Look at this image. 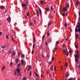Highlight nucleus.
Instances as JSON below:
<instances>
[{"label":"nucleus","mask_w":80,"mask_h":80,"mask_svg":"<svg viewBox=\"0 0 80 80\" xmlns=\"http://www.w3.org/2000/svg\"><path fill=\"white\" fill-rule=\"evenodd\" d=\"M75 62L76 63H78V59L80 58L79 55H78V54H76L75 55Z\"/></svg>","instance_id":"f257e3e1"},{"label":"nucleus","mask_w":80,"mask_h":80,"mask_svg":"<svg viewBox=\"0 0 80 80\" xmlns=\"http://www.w3.org/2000/svg\"><path fill=\"white\" fill-rule=\"evenodd\" d=\"M16 71L17 72L18 74H19V73H20V68H17L16 70Z\"/></svg>","instance_id":"f03ea898"},{"label":"nucleus","mask_w":80,"mask_h":80,"mask_svg":"<svg viewBox=\"0 0 80 80\" xmlns=\"http://www.w3.org/2000/svg\"><path fill=\"white\" fill-rule=\"evenodd\" d=\"M67 11V9L66 7H65L64 8H63L62 9V12H65Z\"/></svg>","instance_id":"7ed1b4c3"},{"label":"nucleus","mask_w":80,"mask_h":80,"mask_svg":"<svg viewBox=\"0 0 80 80\" xmlns=\"http://www.w3.org/2000/svg\"><path fill=\"white\" fill-rule=\"evenodd\" d=\"M7 20L9 23H10V22H11V18H7Z\"/></svg>","instance_id":"20e7f679"},{"label":"nucleus","mask_w":80,"mask_h":80,"mask_svg":"<svg viewBox=\"0 0 80 80\" xmlns=\"http://www.w3.org/2000/svg\"><path fill=\"white\" fill-rule=\"evenodd\" d=\"M0 8L2 10H3L5 8V7L3 6H0Z\"/></svg>","instance_id":"39448f33"},{"label":"nucleus","mask_w":80,"mask_h":80,"mask_svg":"<svg viewBox=\"0 0 80 80\" xmlns=\"http://www.w3.org/2000/svg\"><path fill=\"white\" fill-rule=\"evenodd\" d=\"M29 67V68H28V71H30V70L31 69V68H32V67L31 66H27V67Z\"/></svg>","instance_id":"423d86ee"},{"label":"nucleus","mask_w":80,"mask_h":80,"mask_svg":"<svg viewBox=\"0 0 80 80\" xmlns=\"http://www.w3.org/2000/svg\"><path fill=\"white\" fill-rule=\"evenodd\" d=\"M15 54V52H12L11 55L12 56H14Z\"/></svg>","instance_id":"0eeeda50"},{"label":"nucleus","mask_w":80,"mask_h":80,"mask_svg":"<svg viewBox=\"0 0 80 80\" xmlns=\"http://www.w3.org/2000/svg\"><path fill=\"white\" fill-rule=\"evenodd\" d=\"M43 2H44V1H43V0H41L40 1V3L41 5H43Z\"/></svg>","instance_id":"6e6552de"},{"label":"nucleus","mask_w":80,"mask_h":80,"mask_svg":"<svg viewBox=\"0 0 80 80\" xmlns=\"http://www.w3.org/2000/svg\"><path fill=\"white\" fill-rule=\"evenodd\" d=\"M24 63H25V62H23V59H22L21 60V63L22 65H23V64H24Z\"/></svg>","instance_id":"1a4fd4ad"},{"label":"nucleus","mask_w":80,"mask_h":80,"mask_svg":"<svg viewBox=\"0 0 80 80\" xmlns=\"http://www.w3.org/2000/svg\"><path fill=\"white\" fill-rule=\"evenodd\" d=\"M66 7L67 8H69V7H70V5H69V4H68V3L66 4Z\"/></svg>","instance_id":"9d476101"},{"label":"nucleus","mask_w":80,"mask_h":80,"mask_svg":"<svg viewBox=\"0 0 80 80\" xmlns=\"http://www.w3.org/2000/svg\"><path fill=\"white\" fill-rule=\"evenodd\" d=\"M22 7H26V6L27 5V4H22Z\"/></svg>","instance_id":"9b49d317"},{"label":"nucleus","mask_w":80,"mask_h":80,"mask_svg":"<svg viewBox=\"0 0 80 80\" xmlns=\"http://www.w3.org/2000/svg\"><path fill=\"white\" fill-rule=\"evenodd\" d=\"M52 21H51V22H49V23L48 24V27H49V26H50V25L51 24H52Z\"/></svg>","instance_id":"f8f14e48"},{"label":"nucleus","mask_w":80,"mask_h":80,"mask_svg":"<svg viewBox=\"0 0 80 80\" xmlns=\"http://www.w3.org/2000/svg\"><path fill=\"white\" fill-rule=\"evenodd\" d=\"M75 37H76V39H78V34H76V35H75Z\"/></svg>","instance_id":"ddd939ff"},{"label":"nucleus","mask_w":80,"mask_h":80,"mask_svg":"<svg viewBox=\"0 0 80 80\" xmlns=\"http://www.w3.org/2000/svg\"><path fill=\"white\" fill-rule=\"evenodd\" d=\"M36 11L37 12V16H38V17H39V12H38V11L37 10H36Z\"/></svg>","instance_id":"4468645a"},{"label":"nucleus","mask_w":80,"mask_h":80,"mask_svg":"<svg viewBox=\"0 0 80 80\" xmlns=\"http://www.w3.org/2000/svg\"><path fill=\"white\" fill-rule=\"evenodd\" d=\"M69 76V74H68V73H67L65 74V77H66V78H67V77H68Z\"/></svg>","instance_id":"2eb2a0df"},{"label":"nucleus","mask_w":80,"mask_h":80,"mask_svg":"<svg viewBox=\"0 0 80 80\" xmlns=\"http://www.w3.org/2000/svg\"><path fill=\"white\" fill-rule=\"evenodd\" d=\"M53 65H52L50 69L52 71H53Z\"/></svg>","instance_id":"dca6fc26"},{"label":"nucleus","mask_w":80,"mask_h":80,"mask_svg":"<svg viewBox=\"0 0 80 80\" xmlns=\"http://www.w3.org/2000/svg\"><path fill=\"white\" fill-rule=\"evenodd\" d=\"M21 65V63H19L17 66V67H18V68H19V67H20V66Z\"/></svg>","instance_id":"f3484780"},{"label":"nucleus","mask_w":80,"mask_h":80,"mask_svg":"<svg viewBox=\"0 0 80 80\" xmlns=\"http://www.w3.org/2000/svg\"><path fill=\"white\" fill-rule=\"evenodd\" d=\"M18 62H19V60L18 59H17L16 60V63L17 64V63H18Z\"/></svg>","instance_id":"a211bd4d"},{"label":"nucleus","mask_w":80,"mask_h":80,"mask_svg":"<svg viewBox=\"0 0 80 80\" xmlns=\"http://www.w3.org/2000/svg\"><path fill=\"white\" fill-rule=\"evenodd\" d=\"M45 10H46L47 11H48V12L49 11V8H45Z\"/></svg>","instance_id":"6ab92c4d"},{"label":"nucleus","mask_w":80,"mask_h":80,"mask_svg":"<svg viewBox=\"0 0 80 80\" xmlns=\"http://www.w3.org/2000/svg\"><path fill=\"white\" fill-rule=\"evenodd\" d=\"M39 10L40 12V15H42V11L40 9H39Z\"/></svg>","instance_id":"aec40b11"},{"label":"nucleus","mask_w":80,"mask_h":80,"mask_svg":"<svg viewBox=\"0 0 80 80\" xmlns=\"http://www.w3.org/2000/svg\"><path fill=\"white\" fill-rule=\"evenodd\" d=\"M1 48H5V46H1Z\"/></svg>","instance_id":"412c9836"},{"label":"nucleus","mask_w":80,"mask_h":80,"mask_svg":"<svg viewBox=\"0 0 80 80\" xmlns=\"http://www.w3.org/2000/svg\"><path fill=\"white\" fill-rule=\"evenodd\" d=\"M11 52H12V51H11V50H9L8 52V54H10V53H11Z\"/></svg>","instance_id":"4be33fe9"},{"label":"nucleus","mask_w":80,"mask_h":80,"mask_svg":"<svg viewBox=\"0 0 80 80\" xmlns=\"http://www.w3.org/2000/svg\"><path fill=\"white\" fill-rule=\"evenodd\" d=\"M78 3H79V1H78L76 2V5L77 6H78Z\"/></svg>","instance_id":"5701e85b"},{"label":"nucleus","mask_w":80,"mask_h":80,"mask_svg":"<svg viewBox=\"0 0 80 80\" xmlns=\"http://www.w3.org/2000/svg\"><path fill=\"white\" fill-rule=\"evenodd\" d=\"M50 36V33H49V31H48L47 36L49 37Z\"/></svg>","instance_id":"b1692460"},{"label":"nucleus","mask_w":80,"mask_h":80,"mask_svg":"<svg viewBox=\"0 0 80 80\" xmlns=\"http://www.w3.org/2000/svg\"><path fill=\"white\" fill-rule=\"evenodd\" d=\"M14 75H15V77H17V72L15 71H14Z\"/></svg>","instance_id":"393cba45"},{"label":"nucleus","mask_w":80,"mask_h":80,"mask_svg":"<svg viewBox=\"0 0 80 80\" xmlns=\"http://www.w3.org/2000/svg\"><path fill=\"white\" fill-rule=\"evenodd\" d=\"M58 44H60V42H59L57 41L56 43V45H58Z\"/></svg>","instance_id":"a878e982"},{"label":"nucleus","mask_w":80,"mask_h":80,"mask_svg":"<svg viewBox=\"0 0 80 80\" xmlns=\"http://www.w3.org/2000/svg\"><path fill=\"white\" fill-rule=\"evenodd\" d=\"M8 36H9V34H8V35L6 36V38H7V39H8Z\"/></svg>","instance_id":"bb28decb"},{"label":"nucleus","mask_w":80,"mask_h":80,"mask_svg":"<svg viewBox=\"0 0 80 80\" xmlns=\"http://www.w3.org/2000/svg\"><path fill=\"white\" fill-rule=\"evenodd\" d=\"M65 67H68V63L67 62H66V63H65Z\"/></svg>","instance_id":"cd10ccee"},{"label":"nucleus","mask_w":80,"mask_h":80,"mask_svg":"<svg viewBox=\"0 0 80 80\" xmlns=\"http://www.w3.org/2000/svg\"><path fill=\"white\" fill-rule=\"evenodd\" d=\"M34 74L37 77H38V74H37V73H36V72H34Z\"/></svg>","instance_id":"c85d7f7f"},{"label":"nucleus","mask_w":80,"mask_h":80,"mask_svg":"<svg viewBox=\"0 0 80 80\" xmlns=\"http://www.w3.org/2000/svg\"><path fill=\"white\" fill-rule=\"evenodd\" d=\"M33 25V23L32 22H31L29 24L30 26H31V25Z\"/></svg>","instance_id":"c756f323"},{"label":"nucleus","mask_w":80,"mask_h":80,"mask_svg":"<svg viewBox=\"0 0 80 80\" xmlns=\"http://www.w3.org/2000/svg\"><path fill=\"white\" fill-rule=\"evenodd\" d=\"M45 45L46 46H47L48 45V43H47V41L45 42Z\"/></svg>","instance_id":"7c9ffc66"},{"label":"nucleus","mask_w":80,"mask_h":80,"mask_svg":"<svg viewBox=\"0 0 80 80\" xmlns=\"http://www.w3.org/2000/svg\"><path fill=\"white\" fill-rule=\"evenodd\" d=\"M27 16H30V14L29 13V12H28L27 13Z\"/></svg>","instance_id":"2f4dec72"},{"label":"nucleus","mask_w":80,"mask_h":80,"mask_svg":"<svg viewBox=\"0 0 80 80\" xmlns=\"http://www.w3.org/2000/svg\"><path fill=\"white\" fill-rule=\"evenodd\" d=\"M49 77L50 78H52V74H50L49 75Z\"/></svg>","instance_id":"473e14b6"},{"label":"nucleus","mask_w":80,"mask_h":80,"mask_svg":"<svg viewBox=\"0 0 80 80\" xmlns=\"http://www.w3.org/2000/svg\"><path fill=\"white\" fill-rule=\"evenodd\" d=\"M22 80H26V77H24L22 79Z\"/></svg>","instance_id":"72a5a7b5"},{"label":"nucleus","mask_w":80,"mask_h":80,"mask_svg":"<svg viewBox=\"0 0 80 80\" xmlns=\"http://www.w3.org/2000/svg\"><path fill=\"white\" fill-rule=\"evenodd\" d=\"M18 74H19V75H18V76L19 77V76H20V77H21L22 76V74L21 73H19Z\"/></svg>","instance_id":"f704fd0d"},{"label":"nucleus","mask_w":80,"mask_h":80,"mask_svg":"<svg viewBox=\"0 0 80 80\" xmlns=\"http://www.w3.org/2000/svg\"><path fill=\"white\" fill-rule=\"evenodd\" d=\"M67 23H65V27H67Z\"/></svg>","instance_id":"c9c22d12"},{"label":"nucleus","mask_w":80,"mask_h":80,"mask_svg":"<svg viewBox=\"0 0 80 80\" xmlns=\"http://www.w3.org/2000/svg\"><path fill=\"white\" fill-rule=\"evenodd\" d=\"M13 64V62H11L10 63V66L11 67H12V64Z\"/></svg>","instance_id":"e433bc0d"},{"label":"nucleus","mask_w":80,"mask_h":80,"mask_svg":"<svg viewBox=\"0 0 80 80\" xmlns=\"http://www.w3.org/2000/svg\"><path fill=\"white\" fill-rule=\"evenodd\" d=\"M33 40L34 42L35 43V37H33Z\"/></svg>","instance_id":"4c0bfd02"},{"label":"nucleus","mask_w":80,"mask_h":80,"mask_svg":"<svg viewBox=\"0 0 80 80\" xmlns=\"http://www.w3.org/2000/svg\"><path fill=\"white\" fill-rule=\"evenodd\" d=\"M5 66H3V67L2 68V71H3L4 70V69H5Z\"/></svg>","instance_id":"58836bf2"},{"label":"nucleus","mask_w":80,"mask_h":80,"mask_svg":"<svg viewBox=\"0 0 80 80\" xmlns=\"http://www.w3.org/2000/svg\"><path fill=\"white\" fill-rule=\"evenodd\" d=\"M52 61H53V60H54V57L52 56Z\"/></svg>","instance_id":"ea45409f"},{"label":"nucleus","mask_w":80,"mask_h":80,"mask_svg":"<svg viewBox=\"0 0 80 80\" xmlns=\"http://www.w3.org/2000/svg\"><path fill=\"white\" fill-rule=\"evenodd\" d=\"M55 51H57V47H55Z\"/></svg>","instance_id":"a19ab883"},{"label":"nucleus","mask_w":80,"mask_h":80,"mask_svg":"<svg viewBox=\"0 0 80 80\" xmlns=\"http://www.w3.org/2000/svg\"><path fill=\"white\" fill-rule=\"evenodd\" d=\"M49 40L50 41V42H52V38H49Z\"/></svg>","instance_id":"79ce46f5"},{"label":"nucleus","mask_w":80,"mask_h":80,"mask_svg":"<svg viewBox=\"0 0 80 80\" xmlns=\"http://www.w3.org/2000/svg\"><path fill=\"white\" fill-rule=\"evenodd\" d=\"M35 44H34L33 46V50L34 49V48H35Z\"/></svg>","instance_id":"37998d69"},{"label":"nucleus","mask_w":80,"mask_h":80,"mask_svg":"<svg viewBox=\"0 0 80 80\" xmlns=\"http://www.w3.org/2000/svg\"><path fill=\"white\" fill-rule=\"evenodd\" d=\"M51 10H52V11L53 12V7H52V6L51 7Z\"/></svg>","instance_id":"c03bdc74"},{"label":"nucleus","mask_w":80,"mask_h":80,"mask_svg":"<svg viewBox=\"0 0 80 80\" xmlns=\"http://www.w3.org/2000/svg\"><path fill=\"white\" fill-rule=\"evenodd\" d=\"M18 56H19V57H20V52H19L18 53Z\"/></svg>","instance_id":"a18cd8bd"},{"label":"nucleus","mask_w":80,"mask_h":80,"mask_svg":"<svg viewBox=\"0 0 80 80\" xmlns=\"http://www.w3.org/2000/svg\"><path fill=\"white\" fill-rule=\"evenodd\" d=\"M21 56L22 57H25L24 54L21 55Z\"/></svg>","instance_id":"49530a36"},{"label":"nucleus","mask_w":80,"mask_h":80,"mask_svg":"<svg viewBox=\"0 0 80 80\" xmlns=\"http://www.w3.org/2000/svg\"><path fill=\"white\" fill-rule=\"evenodd\" d=\"M63 17H64L65 15V13H63L62 14Z\"/></svg>","instance_id":"de8ad7c7"},{"label":"nucleus","mask_w":80,"mask_h":80,"mask_svg":"<svg viewBox=\"0 0 80 80\" xmlns=\"http://www.w3.org/2000/svg\"><path fill=\"white\" fill-rule=\"evenodd\" d=\"M75 48H77V49H78V46L77 45L75 46Z\"/></svg>","instance_id":"09e8293b"},{"label":"nucleus","mask_w":80,"mask_h":80,"mask_svg":"<svg viewBox=\"0 0 80 80\" xmlns=\"http://www.w3.org/2000/svg\"><path fill=\"white\" fill-rule=\"evenodd\" d=\"M30 76L31 77L32 76V72H30Z\"/></svg>","instance_id":"8fccbe9b"},{"label":"nucleus","mask_w":80,"mask_h":80,"mask_svg":"<svg viewBox=\"0 0 80 80\" xmlns=\"http://www.w3.org/2000/svg\"><path fill=\"white\" fill-rule=\"evenodd\" d=\"M49 56H50V55H47V57H48V59L49 58H50V57H49Z\"/></svg>","instance_id":"3c124183"},{"label":"nucleus","mask_w":80,"mask_h":80,"mask_svg":"<svg viewBox=\"0 0 80 80\" xmlns=\"http://www.w3.org/2000/svg\"><path fill=\"white\" fill-rule=\"evenodd\" d=\"M34 52V51L33 50H32V54H33Z\"/></svg>","instance_id":"603ef678"},{"label":"nucleus","mask_w":80,"mask_h":80,"mask_svg":"<svg viewBox=\"0 0 80 80\" xmlns=\"http://www.w3.org/2000/svg\"><path fill=\"white\" fill-rule=\"evenodd\" d=\"M45 37V35H43V36H42V40H43V39H44V37Z\"/></svg>","instance_id":"864d4df0"},{"label":"nucleus","mask_w":80,"mask_h":80,"mask_svg":"<svg viewBox=\"0 0 80 80\" xmlns=\"http://www.w3.org/2000/svg\"><path fill=\"white\" fill-rule=\"evenodd\" d=\"M11 39H12V41H13V38L12 36H11Z\"/></svg>","instance_id":"5fc2aeb1"},{"label":"nucleus","mask_w":80,"mask_h":80,"mask_svg":"<svg viewBox=\"0 0 80 80\" xmlns=\"http://www.w3.org/2000/svg\"><path fill=\"white\" fill-rule=\"evenodd\" d=\"M73 78H71L69 79V80H73Z\"/></svg>","instance_id":"6e6d98bb"},{"label":"nucleus","mask_w":80,"mask_h":80,"mask_svg":"<svg viewBox=\"0 0 80 80\" xmlns=\"http://www.w3.org/2000/svg\"><path fill=\"white\" fill-rule=\"evenodd\" d=\"M66 56H67V57H68V52L67 53Z\"/></svg>","instance_id":"4d7b16f0"},{"label":"nucleus","mask_w":80,"mask_h":80,"mask_svg":"<svg viewBox=\"0 0 80 80\" xmlns=\"http://www.w3.org/2000/svg\"><path fill=\"white\" fill-rule=\"evenodd\" d=\"M76 53H77V54H78V50H77Z\"/></svg>","instance_id":"13d9d810"},{"label":"nucleus","mask_w":80,"mask_h":80,"mask_svg":"<svg viewBox=\"0 0 80 80\" xmlns=\"http://www.w3.org/2000/svg\"><path fill=\"white\" fill-rule=\"evenodd\" d=\"M63 47H65V45H64V44H63Z\"/></svg>","instance_id":"bf43d9fd"},{"label":"nucleus","mask_w":80,"mask_h":80,"mask_svg":"<svg viewBox=\"0 0 80 80\" xmlns=\"http://www.w3.org/2000/svg\"><path fill=\"white\" fill-rule=\"evenodd\" d=\"M54 70H56V67H55L54 68Z\"/></svg>","instance_id":"052dcab7"},{"label":"nucleus","mask_w":80,"mask_h":80,"mask_svg":"<svg viewBox=\"0 0 80 80\" xmlns=\"http://www.w3.org/2000/svg\"><path fill=\"white\" fill-rule=\"evenodd\" d=\"M27 8V7L26 6H25V8H23L24 9H26V8Z\"/></svg>","instance_id":"680f3d73"},{"label":"nucleus","mask_w":80,"mask_h":80,"mask_svg":"<svg viewBox=\"0 0 80 80\" xmlns=\"http://www.w3.org/2000/svg\"><path fill=\"white\" fill-rule=\"evenodd\" d=\"M2 34V32H0V36Z\"/></svg>","instance_id":"e2e57ef3"},{"label":"nucleus","mask_w":80,"mask_h":80,"mask_svg":"<svg viewBox=\"0 0 80 80\" xmlns=\"http://www.w3.org/2000/svg\"><path fill=\"white\" fill-rule=\"evenodd\" d=\"M49 63L50 64H52V62H49Z\"/></svg>","instance_id":"0e129e2a"},{"label":"nucleus","mask_w":80,"mask_h":80,"mask_svg":"<svg viewBox=\"0 0 80 80\" xmlns=\"http://www.w3.org/2000/svg\"><path fill=\"white\" fill-rule=\"evenodd\" d=\"M8 11V10H7L6 12H5L4 13H7V12Z\"/></svg>","instance_id":"69168bd1"},{"label":"nucleus","mask_w":80,"mask_h":80,"mask_svg":"<svg viewBox=\"0 0 80 80\" xmlns=\"http://www.w3.org/2000/svg\"><path fill=\"white\" fill-rule=\"evenodd\" d=\"M69 53H72V51H69Z\"/></svg>","instance_id":"338daca9"},{"label":"nucleus","mask_w":80,"mask_h":80,"mask_svg":"<svg viewBox=\"0 0 80 80\" xmlns=\"http://www.w3.org/2000/svg\"><path fill=\"white\" fill-rule=\"evenodd\" d=\"M42 57L43 58H44V55H43V54H42Z\"/></svg>","instance_id":"774afa93"}]
</instances>
